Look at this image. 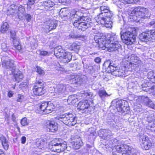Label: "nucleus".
I'll return each instance as SVG.
<instances>
[{"mask_svg":"<svg viewBox=\"0 0 155 155\" xmlns=\"http://www.w3.org/2000/svg\"><path fill=\"white\" fill-rule=\"evenodd\" d=\"M94 39L96 42L98 43L100 48L109 51H115L120 47L117 36L114 34L108 35L107 38L104 36H96L94 38Z\"/></svg>","mask_w":155,"mask_h":155,"instance_id":"1","label":"nucleus"},{"mask_svg":"<svg viewBox=\"0 0 155 155\" xmlns=\"http://www.w3.org/2000/svg\"><path fill=\"white\" fill-rule=\"evenodd\" d=\"M117 140L116 139L111 140H107V142L108 143L105 144V147L107 149H109L110 148H112V147L114 146L113 150V154L114 155H132L134 153V149L128 145H116L117 143Z\"/></svg>","mask_w":155,"mask_h":155,"instance_id":"2","label":"nucleus"},{"mask_svg":"<svg viewBox=\"0 0 155 155\" xmlns=\"http://www.w3.org/2000/svg\"><path fill=\"white\" fill-rule=\"evenodd\" d=\"M71 13V17L74 20L73 25L79 30L84 31L90 25L91 18L88 16L81 17L79 16L80 12L73 10Z\"/></svg>","mask_w":155,"mask_h":155,"instance_id":"3","label":"nucleus"},{"mask_svg":"<svg viewBox=\"0 0 155 155\" xmlns=\"http://www.w3.org/2000/svg\"><path fill=\"white\" fill-rule=\"evenodd\" d=\"M113 14L110 11L106 13H104L103 15H99L97 22L99 24H102L107 28H111L112 23L111 18Z\"/></svg>","mask_w":155,"mask_h":155,"instance_id":"4","label":"nucleus"},{"mask_svg":"<svg viewBox=\"0 0 155 155\" xmlns=\"http://www.w3.org/2000/svg\"><path fill=\"white\" fill-rule=\"evenodd\" d=\"M57 118L69 126H74L76 123V121L75 120V117L71 114L66 113L61 115L58 117Z\"/></svg>","mask_w":155,"mask_h":155,"instance_id":"5","label":"nucleus"},{"mask_svg":"<svg viewBox=\"0 0 155 155\" xmlns=\"http://www.w3.org/2000/svg\"><path fill=\"white\" fill-rule=\"evenodd\" d=\"M121 39L126 45H128L134 43L136 39V36L130 31H127L121 35Z\"/></svg>","mask_w":155,"mask_h":155,"instance_id":"6","label":"nucleus"},{"mask_svg":"<svg viewBox=\"0 0 155 155\" xmlns=\"http://www.w3.org/2000/svg\"><path fill=\"white\" fill-rule=\"evenodd\" d=\"M66 87L63 84H58L54 88V95L56 98H62L65 95Z\"/></svg>","mask_w":155,"mask_h":155,"instance_id":"7","label":"nucleus"},{"mask_svg":"<svg viewBox=\"0 0 155 155\" xmlns=\"http://www.w3.org/2000/svg\"><path fill=\"white\" fill-rule=\"evenodd\" d=\"M141 147L145 150L150 149L152 146V143L148 137L144 135H140L139 139Z\"/></svg>","mask_w":155,"mask_h":155,"instance_id":"8","label":"nucleus"},{"mask_svg":"<svg viewBox=\"0 0 155 155\" xmlns=\"http://www.w3.org/2000/svg\"><path fill=\"white\" fill-rule=\"evenodd\" d=\"M116 107L118 111L122 113L127 111L129 109L127 102L124 100H120L117 101Z\"/></svg>","mask_w":155,"mask_h":155,"instance_id":"9","label":"nucleus"},{"mask_svg":"<svg viewBox=\"0 0 155 155\" xmlns=\"http://www.w3.org/2000/svg\"><path fill=\"white\" fill-rule=\"evenodd\" d=\"M2 65L3 67L6 69L10 70L12 72L15 70V66L14 63V61L12 60H2Z\"/></svg>","mask_w":155,"mask_h":155,"instance_id":"10","label":"nucleus"},{"mask_svg":"<svg viewBox=\"0 0 155 155\" xmlns=\"http://www.w3.org/2000/svg\"><path fill=\"white\" fill-rule=\"evenodd\" d=\"M57 21L55 20H49L47 21L45 23V28L47 29L46 33L55 29L57 26Z\"/></svg>","mask_w":155,"mask_h":155,"instance_id":"11","label":"nucleus"},{"mask_svg":"<svg viewBox=\"0 0 155 155\" xmlns=\"http://www.w3.org/2000/svg\"><path fill=\"white\" fill-rule=\"evenodd\" d=\"M67 145L65 142L64 143L58 145H52L51 150L52 151L60 153L63 152L67 148Z\"/></svg>","mask_w":155,"mask_h":155,"instance_id":"12","label":"nucleus"},{"mask_svg":"<svg viewBox=\"0 0 155 155\" xmlns=\"http://www.w3.org/2000/svg\"><path fill=\"white\" fill-rule=\"evenodd\" d=\"M98 135L104 139H107L112 135L110 130L108 129H101L98 132Z\"/></svg>","mask_w":155,"mask_h":155,"instance_id":"13","label":"nucleus"},{"mask_svg":"<svg viewBox=\"0 0 155 155\" xmlns=\"http://www.w3.org/2000/svg\"><path fill=\"white\" fill-rule=\"evenodd\" d=\"M126 67H123L118 68L115 71L114 75L116 76H118L120 77H125L129 74L128 71L125 70Z\"/></svg>","mask_w":155,"mask_h":155,"instance_id":"14","label":"nucleus"},{"mask_svg":"<svg viewBox=\"0 0 155 155\" xmlns=\"http://www.w3.org/2000/svg\"><path fill=\"white\" fill-rule=\"evenodd\" d=\"M45 125L50 132H54L58 130L57 124L53 121L48 120L46 121Z\"/></svg>","mask_w":155,"mask_h":155,"instance_id":"15","label":"nucleus"},{"mask_svg":"<svg viewBox=\"0 0 155 155\" xmlns=\"http://www.w3.org/2000/svg\"><path fill=\"white\" fill-rule=\"evenodd\" d=\"M65 52L61 46L57 47L54 49V54L58 58H60L62 57Z\"/></svg>","mask_w":155,"mask_h":155,"instance_id":"16","label":"nucleus"},{"mask_svg":"<svg viewBox=\"0 0 155 155\" xmlns=\"http://www.w3.org/2000/svg\"><path fill=\"white\" fill-rule=\"evenodd\" d=\"M128 61H130V63L134 64H140L141 61L139 60V58L134 54H129L127 58Z\"/></svg>","mask_w":155,"mask_h":155,"instance_id":"17","label":"nucleus"},{"mask_svg":"<svg viewBox=\"0 0 155 155\" xmlns=\"http://www.w3.org/2000/svg\"><path fill=\"white\" fill-rule=\"evenodd\" d=\"M73 148L75 150L78 149L80 148L81 146H82L83 143L80 137L74 139V141L72 142Z\"/></svg>","mask_w":155,"mask_h":155,"instance_id":"18","label":"nucleus"},{"mask_svg":"<svg viewBox=\"0 0 155 155\" xmlns=\"http://www.w3.org/2000/svg\"><path fill=\"white\" fill-rule=\"evenodd\" d=\"M139 37V39L141 41L146 43L148 41H151V40H152V39L150 37L147 31L145 32L140 34Z\"/></svg>","mask_w":155,"mask_h":155,"instance_id":"19","label":"nucleus"},{"mask_svg":"<svg viewBox=\"0 0 155 155\" xmlns=\"http://www.w3.org/2000/svg\"><path fill=\"white\" fill-rule=\"evenodd\" d=\"M11 73L14 75L15 81L18 82L20 81L23 77V75L21 72L18 69H16V68L13 72H11Z\"/></svg>","mask_w":155,"mask_h":155,"instance_id":"20","label":"nucleus"},{"mask_svg":"<svg viewBox=\"0 0 155 155\" xmlns=\"http://www.w3.org/2000/svg\"><path fill=\"white\" fill-rule=\"evenodd\" d=\"M89 104L87 100L81 101L77 106V108L80 110H84L87 109L89 107Z\"/></svg>","mask_w":155,"mask_h":155,"instance_id":"21","label":"nucleus"},{"mask_svg":"<svg viewBox=\"0 0 155 155\" xmlns=\"http://www.w3.org/2000/svg\"><path fill=\"white\" fill-rule=\"evenodd\" d=\"M17 15L19 19L22 18L25 15V10L24 6L20 5L18 8V10L17 11Z\"/></svg>","mask_w":155,"mask_h":155,"instance_id":"22","label":"nucleus"},{"mask_svg":"<svg viewBox=\"0 0 155 155\" xmlns=\"http://www.w3.org/2000/svg\"><path fill=\"white\" fill-rule=\"evenodd\" d=\"M143 102L145 104L153 109H155V105L152 101L147 97H142Z\"/></svg>","mask_w":155,"mask_h":155,"instance_id":"23","label":"nucleus"},{"mask_svg":"<svg viewBox=\"0 0 155 155\" xmlns=\"http://www.w3.org/2000/svg\"><path fill=\"white\" fill-rule=\"evenodd\" d=\"M72 55L71 53L65 52V54L63 55L62 57L60 58L64 63H66L69 62L72 58Z\"/></svg>","mask_w":155,"mask_h":155,"instance_id":"24","label":"nucleus"},{"mask_svg":"<svg viewBox=\"0 0 155 155\" xmlns=\"http://www.w3.org/2000/svg\"><path fill=\"white\" fill-rule=\"evenodd\" d=\"M144 9H142V7H138L134 9L135 14L136 16H138L139 18H143V11Z\"/></svg>","mask_w":155,"mask_h":155,"instance_id":"25","label":"nucleus"},{"mask_svg":"<svg viewBox=\"0 0 155 155\" xmlns=\"http://www.w3.org/2000/svg\"><path fill=\"white\" fill-rule=\"evenodd\" d=\"M33 90L34 94L37 96L41 95L45 92L44 88L42 87L39 88H33Z\"/></svg>","mask_w":155,"mask_h":155,"instance_id":"26","label":"nucleus"},{"mask_svg":"<svg viewBox=\"0 0 155 155\" xmlns=\"http://www.w3.org/2000/svg\"><path fill=\"white\" fill-rule=\"evenodd\" d=\"M48 103L46 102H43L38 104V109L40 111H42L44 112L46 107L47 106Z\"/></svg>","mask_w":155,"mask_h":155,"instance_id":"27","label":"nucleus"},{"mask_svg":"<svg viewBox=\"0 0 155 155\" xmlns=\"http://www.w3.org/2000/svg\"><path fill=\"white\" fill-rule=\"evenodd\" d=\"M78 101L77 95H71L68 97V103L73 104Z\"/></svg>","mask_w":155,"mask_h":155,"instance_id":"28","label":"nucleus"},{"mask_svg":"<svg viewBox=\"0 0 155 155\" xmlns=\"http://www.w3.org/2000/svg\"><path fill=\"white\" fill-rule=\"evenodd\" d=\"M44 2V5L46 7V9L48 11L51 10L50 8H52L54 5V3L51 0H48L47 1L45 2Z\"/></svg>","mask_w":155,"mask_h":155,"instance_id":"29","label":"nucleus"},{"mask_svg":"<svg viewBox=\"0 0 155 155\" xmlns=\"http://www.w3.org/2000/svg\"><path fill=\"white\" fill-rule=\"evenodd\" d=\"M79 45L75 42L72 43L69 48L71 50L73 51L77 52L79 51Z\"/></svg>","mask_w":155,"mask_h":155,"instance_id":"30","label":"nucleus"},{"mask_svg":"<svg viewBox=\"0 0 155 155\" xmlns=\"http://www.w3.org/2000/svg\"><path fill=\"white\" fill-rule=\"evenodd\" d=\"M100 10L101 11V13L99 15H103L104 13H106L110 11L109 8L108 7H107L105 6H102L100 7Z\"/></svg>","mask_w":155,"mask_h":155,"instance_id":"31","label":"nucleus"},{"mask_svg":"<svg viewBox=\"0 0 155 155\" xmlns=\"http://www.w3.org/2000/svg\"><path fill=\"white\" fill-rule=\"evenodd\" d=\"M147 31V32L148 33L150 37L152 39L151 41L152 42L154 41H155V29Z\"/></svg>","mask_w":155,"mask_h":155,"instance_id":"32","label":"nucleus"},{"mask_svg":"<svg viewBox=\"0 0 155 155\" xmlns=\"http://www.w3.org/2000/svg\"><path fill=\"white\" fill-rule=\"evenodd\" d=\"M9 28V25L8 23L5 22L2 25L1 29V31L2 33H4L7 31Z\"/></svg>","mask_w":155,"mask_h":155,"instance_id":"33","label":"nucleus"},{"mask_svg":"<svg viewBox=\"0 0 155 155\" xmlns=\"http://www.w3.org/2000/svg\"><path fill=\"white\" fill-rule=\"evenodd\" d=\"M71 79L73 80L74 83L79 84L81 80V78L79 75H72L71 76Z\"/></svg>","mask_w":155,"mask_h":155,"instance_id":"34","label":"nucleus"},{"mask_svg":"<svg viewBox=\"0 0 155 155\" xmlns=\"http://www.w3.org/2000/svg\"><path fill=\"white\" fill-rule=\"evenodd\" d=\"M142 7V9H144L143 11H142L143 13V18H147L148 17H150V14L148 9L147 8H144L143 7Z\"/></svg>","mask_w":155,"mask_h":155,"instance_id":"35","label":"nucleus"},{"mask_svg":"<svg viewBox=\"0 0 155 155\" xmlns=\"http://www.w3.org/2000/svg\"><path fill=\"white\" fill-rule=\"evenodd\" d=\"M41 87L44 88V83L42 80H40L36 82L33 88H39Z\"/></svg>","mask_w":155,"mask_h":155,"instance_id":"36","label":"nucleus"},{"mask_svg":"<svg viewBox=\"0 0 155 155\" xmlns=\"http://www.w3.org/2000/svg\"><path fill=\"white\" fill-rule=\"evenodd\" d=\"M98 93L99 96L102 99L104 98L105 97L109 96V95L104 90L99 91Z\"/></svg>","mask_w":155,"mask_h":155,"instance_id":"37","label":"nucleus"},{"mask_svg":"<svg viewBox=\"0 0 155 155\" xmlns=\"http://www.w3.org/2000/svg\"><path fill=\"white\" fill-rule=\"evenodd\" d=\"M14 47L18 50L20 51L21 49L19 40L14 41L13 42Z\"/></svg>","mask_w":155,"mask_h":155,"instance_id":"38","label":"nucleus"},{"mask_svg":"<svg viewBox=\"0 0 155 155\" xmlns=\"http://www.w3.org/2000/svg\"><path fill=\"white\" fill-rule=\"evenodd\" d=\"M52 105H48V103L47 106L46 107L44 113L45 114H49L53 110V108L52 107Z\"/></svg>","mask_w":155,"mask_h":155,"instance_id":"39","label":"nucleus"},{"mask_svg":"<svg viewBox=\"0 0 155 155\" xmlns=\"http://www.w3.org/2000/svg\"><path fill=\"white\" fill-rule=\"evenodd\" d=\"M104 64L105 65H108V66H117V65L115 63V61H112L110 60L107 61H105Z\"/></svg>","mask_w":155,"mask_h":155,"instance_id":"40","label":"nucleus"},{"mask_svg":"<svg viewBox=\"0 0 155 155\" xmlns=\"http://www.w3.org/2000/svg\"><path fill=\"white\" fill-rule=\"evenodd\" d=\"M120 2L124 4H129L132 3H137L139 0H119Z\"/></svg>","mask_w":155,"mask_h":155,"instance_id":"41","label":"nucleus"},{"mask_svg":"<svg viewBox=\"0 0 155 155\" xmlns=\"http://www.w3.org/2000/svg\"><path fill=\"white\" fill-rule=\"evenodd\" d=\"M11 37L13 39V42L14 41H16L19 39L16 36V32L14 31H10Z\"/></svg>","mask_w":155,"mask_h":155,"instance_id":"42","label":"nucleus"},{"mask_svg":"<svg viewBox=\"0 0 155 155\" xmlns=\"http://www.w3.org/2000/svg\"><path fill=\"white\" fill-rule=\"evenodd\" d=\"M81 94H83V95L82 96L84 97H87V99H91L92 98L93 94L92 93H88V92L82 93Z\"/></svg>","mask_w":155,"mask_h":155,"instance_id":"43","label":"nucleus"},{"mask_svg":"<svg viewBox=\"0 0 155 155\" xmlns=\"http://www.w3.org/2000/svg\"><path fill=\"white\" fill-rule=\"evenodd\" d=\"M21 124L23 126H25L28 124L29 122L26 117H24L21 120Z\"/></svg>","mask_w":155,"mask_h":155,"instance_id":"44","label":"nucleus"},{"mask_svg":"<svg viewBox=\"0 0 155 155\" xmlns=\"http://www.w3.org/2000/svg\"><path fill=\"white\" fill-rule=\"evenodd\" d=\"M69 11L68 10H62L59 13V14L61 17H66L68 16V14Z\"/></svg>","mask_w":155,"mask_h":155,"instance_id":"45","label":"nucleus"},{"mask_svg":"<svg viewBox=\"0 0 155 155\" xmlns=\"http://www.w3.org/2000/svg\"><path fill=\"white\" fill-rule=\"evenodd\" d=\"M35 3L34 0H28L27 3V9L30 10L31 8V5L34 4Z\"/></svg>","mask_w":155,"mask_h":155,"instance_id":"46","label":"nucleus"},{"mask_svg":"<svg viewBox=\"0 0 155 155\" xmlns=\"http://www.w3.org/2000/svg\"><path fill=\"white\" fill-rule=\"evenodd\" d=\"M117 66L113 67V66H108L107 69L108 71H110V72L113 73V74L114 75L115 71L117 70Z\"/></svg>","mask_w":155,"mask_h":155,"instance_id":"47","label":"nucleus"},{"mask_svg":"<svg viewBox=\"0 0 155 155\" xmlns=\"http://www.w3.org/2000/svg\"><path fill=\"white\" fill-rule=\"evenodd\" d=\"M37 72L40 75H43L45 74V72L40 67H37Z\"/></svg>","mask_w":155,"mask_h":155,"instance_id":"48","label":"nucleus"},{"mask_svg":"<svg viewBox=\"0 0 155 155\" xmlns=\"http://www.w3.org/2000/svg\"><path fill=\"white\" fill-rule=\"evenodd\" d=\"M38 10H42V12L48 11V10L46 9V7L44 5V2L38 8Z\"/></svg>","mask_w":155,"mask_h":155,"instance_id":"49","label":"nucleus"},{"mask_svg":"<svg viewBox=\"0 0 155 155\" xmlns=\"http://www.w3.org/2000/svg\"><path fill=\"white\" fill-rule=\"evenodd\" d=\"M69 36L70 37L73 38H77L79 37H82L83 38H84L85 37V36H81L80 35L79 36H78V35H75L73 34H70L69 35Z\"/></svg>","mask_w":155,"mask_h":155,"instance_id":"50","label":"nucleus"},{"mask_svg":"<svg viewBox=\"0 0 155 155\" xmlns=\"http://www.w3.org/2000/svg\"><path fill=\"white\" fill-rule=\"evenodd\" d=\"M61 140L60 139H56L54 140L55 142H54L52 145H61L62 144L64 143V142L61 143L60 142V140Z\"/></svg>","mask_w":155,"mask_h":155,"instance_id":"51","label":"nucleus"},{"mask_svg":"<svg viewBox=\"0 0 155 155\" xmlns=\"http://www.w3.org/2000/svg\"><path fill=\"white\" fill-rule=\"evenodd\" d=\"M0 140L2 142V144L8 142V141L6 139V137L3 136H1Z\"/></svg>","mask_w":155,"mask_h":155,"instance_id":"52","label":"nucleus"},{"mask_svg":"<svg viewBox=\"0 0 155 155\" xmlns=\"http://www.w3.org/2000/svg\"><path fill=\"white\" fill-rule=\"evenodd\" d=\"M1 48L2 50L5 51H6L8 50V48L6 44L5 43H2Z\"/></svg>","mask_w":155,"mask_h":155,"instance_id":"53","label":"nucleus"},{"mask_svg":"<svg viewBox=\"0 0 155 155\" xmlns=\"http://www.w3.org/2000/svg\"><path fill=\"white\" fill-rule=\"evenodd\" d=\"M154 73L153 71H150L148 73V77L150 78H155V76H154Z\"/></svg>","mask_w":155,"mask_h":155,"instance_id":"54","label":"nucleus"},{"mask_svg":"<svg viewBox=\"0 0 155 155\" xmlns=\"http://www.w3.org/2000/svg\"><path fill=\"white\" fill-rule=\"evenodd\" d=\"M17 8V6L16 5L13 4L10 6V8L12 9V12L15 13V12H17V10H15Z\"/></svg>","mask_w":155,"mask_h":155,"instance_id":"55","label":"nucleus"},{"mask_svg":"<svg viewBox=\"0 0 155 155\" xmlns=\"http://www.w3.org/2000/svg\"><path fill=\"white\" fill-rule=\"evenodd\" d=\"M24 17H25L28 22L30 21L31 18V15L30 14H25Z\"/></svg>","mask_w":155,"mask_h":155,"instance_id":"56","label":"nucleus"},{"mask_svg":"<svg viewBox=\"0 0 155 155\" xmlns=\"http://www.w3.org/2000/svg\"><path fill=\"white\" fill-rule=\"evenodd\" d=\"M2 145L5 150H7L9 147L8 142L2 144Z\"/></svg>","mask_w":155,"mask_h":155,"instance_id":"57","label":"nucleus"},{"mask_svg":"<svg viewBox=\"0 0 155 155\" xmlns=\"http://www.w3.org/2000/svg\"><path fill=\"white\" fill-rule=\"evenodd\" d=\"M149 25L155 28V20H153L149 23Z\"/></svg>","mask_w":155,"mask_h":155,"instance_id":"58","label":"nucleus"},{"mask_svg":"<svg viewBox=\"0 0 155 155\" xmlns=\"http://www.w3.org/2000/svg\"><path fill=\"white\" fill-rule=\"evenodd\" d=\"M59 2L63 4L67 3L69 2L70 0H59Z\"/></svg>","mask_w":155,"mask_h":155,"instance_id":"59","label":"nucleus"},{"mask_svg":"<svg viewBox=\"0 0 155 155\" xmlns=\"http://www.w3.org/2000/svg\"><path fill=\"white\" fill-rule=\"evenodd\" d=\"M40 54L41 55L45 56L48 55V52L45 51H41L40 52Z\"/></svg>","mask_w":155,"mask_h":155,"instance_id":"60","label":"nucleus"},{"mask_svg":"<svg viewBox=\"0 0 155 155\" xmlns=\"http://www.w3.org/2000/svg\"><path fill=\"white\" fill-rule=\"evenodd\" d=\"M22 97H23L22 96L20 95H18V96L17 100V101L18 102H21L22 101Z\"/></svg>","mask_w":155,"mask_h":155,"instance_id":"61","label":"nucleus"},{"mask_svg":"<svg viewBox=\"0 0 155 155\" xmlns=\"http://www.w3.org/2000/svg\"><path fill=\"white\" fill-rule=\"evenodd\" d=\"M21 143L25 144L26 141V137L25 136H23L21 139Z\"/></svg>","mask_w":155,"mask_h":155,"instance_id":"62","label":"nucleus"},{"mask_svg":"<svg viewBox=\"0 0 155 155\" xmlns=\"http://www.w3.org/2000/svg\"><path fill=\"white\" fill-rule=\"evenodd\" d=\"M101 60L99 57H97L94 59L95 62L99 63L101 62Z\"/></svg>","mask_w":155,"mask_h":155,"instance_id":"63","label":"nucleus"},{"mask_svg":"<svg viewBox=\"0 0 155 155\" xmlns=\"http://www.w3.org/2000/svg\"><path fill=\"white\" fill-rule=\"evenodd\" d=\"M13 94L12 93V92L11 91H10L9 92L8 95L9 97H11L12 96Z\"/></svg>","mask_w":155,"mask_h":155,"instance_id":"64","label":"nucleus"}]
</instances>
